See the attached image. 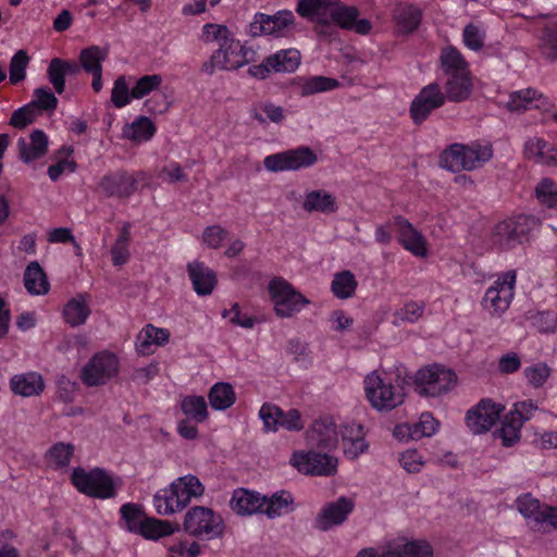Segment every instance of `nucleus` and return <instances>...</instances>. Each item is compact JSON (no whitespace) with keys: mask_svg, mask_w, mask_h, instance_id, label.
Listing matches in <instances>:
<instances>
[{"mask_svg":"<svg viewBox=\"0 0 557 557\" xmlns=\"http://www.w3.org/2000/svg\"><path fill=\"white\" fill-rule=\"evenodd\" d=\"M493 156L492 147L480 144H453L441 154V165L451 172L472 171L482 166Z\"/></svg>","mask_w":557,"mask_h":557,"instance_id":"f257e3e1","label":"nucleus"},{"mask_svg":"<svg viewBox=\"0 0 557 557\" xmlns=\"http://www.w3.org/2000/svg\"><path fill=\"white\" fill-rule=\"evenodd\" d=\"M255 51L240 44L233 35L223 42L212 53L210 59L201 66V72L212 75L215 70L232 71L237 70L252 61Z\"/></svg>","mask_w":557,"mask_h":557,"instance_id":"f03ea898","label":"nucleus"},{"mask_svg":"<svg viewBox=\"0 0 557 557\" xmlns=\"http://www.w3.org/2000/svg\"><path fill=\"white\" fill-rule=\"evenodd\" d=\"M363 383L367 399L379 411H391L405 400V392L397 389L392 380H384L376 371L368 374Z\"/></svg>","mask_w":557,"mask_h":557,"instance_id":"7ed1b4c3","label":"nucleus"},{"mask_svg":"<svg viewBox=\"0 0 557 557\" xmlns=\"http://www.w3.org/2000/svg\"><path fill=\"white\" fill-rule=\"evenodd\" d=\"M456 382V373L437 363L420 369L414 375V383L421 396H441L449 392Z\"/></svg>","mask_w":557,"mask_h":557,"instance_id":"20e7f679","label":"nucleus"},{"mask_svg":"<svg viewBox=\"0 0 557 557\" xmlns=\"http://www.w3.org/2000/svg\"><path fill=\"white\" fill-rule=\"evenodd\" d=\"M269 293L274 305V311L280 318H292L310 304L301 293L282 277L273 278L269 283Z\"/></svg>","mask_w":557,"mask_h":557,"instance_id":"39448f33","label":"nucleus"},{"mask_svg":"<svg viewBox=\"0 0 557 557\" xmlns=\"http://www.w3.org/2000/svg\"><path fill=\"white\" fill-rule=\"evenodd\" d=\"M184 529L193 536L211 540L223 534L224 524L212 509L195 506L185 515Z\"/></svg>","mask_w":557,"mask_h":557,"instance_id":"423d86ee","label":"nucleus"},{"mask_svg":"<svg viewBox=\"0 0 557 557\" xmlns=\"http://www.w3.org/2000/svg\"><path fill=\"white\" fill-rule=\"evenodd\" d=\"M515 284L516 271H507L498 276L485 292L483 308L493 317H502L512 301Z\"/></svg>","mask_w":557,"mask_h":557,"instance_id":"0eeeda50","label":"nucleus"},{"mask_svg":"<svg viewBox=\"0 0 557 557\" xmlns=\"http://www.w3.org/2000/svg\"><path fill=\"white\" fill-rule=\"evenodd\" d=\"M72 483L81 493L90 497L106 499L115 496L111 478L99 468L89 472L75 468L72 473Z\"/></svg>","mask_w":557,"mask_h":557,"instance_id":"6e6552de","label":"nucleus"},{"mask_svg":"<svg viewBox=\"0 0 557 557\" xmlns=\"http://www.w3.org/2000/svg\"><path fill=\"white\" fill-rule=\"evenodd\" d=\"M290 463L300 473L315 476H333L337 472V458L314 449L308 451H295Z\"/></svg>","mask_w":557,"mask_h":557,"instance_id":"1a4fd4ad","label":"nucleus"},{"mask_svg":"<svg viewBox=\"0 0 557 557\" xmlns=\"http://www.w3.org/2000/svg\"><path fill=\"white\" fill-rule=\"evenodd\" d=\"M539 226V221L532 215H519L513 220H506L495 226L493 239L505 249L520 244L528 234Z\"/></svg>","mask_w":557,"mask_h":557,"instance_id":"9d476101","label":"nucleus"},{"mask_svg":"<svg viewBox=\"0 0 557 557\" xmlns=\"http://www.w3.org/2000/svg\"><path fill=\"white\" fill-rule=\"evenodd\" d=\"M317 162V154L309 147H299L264 158L263 165L270 172L296 171Z\"/></svg>","mask_w":557,"mask_h":557,"instance_id":"9b49d317","label":"nucleus"},{"mask_svg":"<svg viewBox=\"0 0 557 557\" xmlns=\"http://www.w3.org/2000/svg\"><path fill=\"white\" fill-rule=\"evenodd\" d=\"M119 372V359L109 351L96 354L83 368L82 380L87 386L106 384Z\"/></svg>","mask_w":557,"mask_h":557,"instance_id":"f8f14e48","label":"nucleus"},{"mask_svg":"<svg viewBox=\"0 0 557 557\" xmlns=\"http://www.w3.org/2000/svg\"><path fill=\"white\" fill-rule=\"evenodd\" d=\"M355 509V502L347 496L325 503L317 513L313 528L320 532H327L344 524Z\"/></svg>","mask_w":557,"mask_h":557,"instance_id":"ddd939ff","label":"nucleus"},{"mask_svg":"<svg viewBox=\"0 0 557 557\" xmlns=\"http://www.w3.org/2000/svg\"><path fill=\"white\" fill-rule=\"evenodd\" d=\"M300 63V53L296 49L280 50L267 57L262 63L251 65L248 73L258 79H264L272 72L292 73L297 70Z\"/></svg>","mask_w":557,"mask_h":557,"instance_id":"4468645a","label":"nucleus"},{"mask_svg":"<svg viewBox=\"0 0 557 557\" xmlns=\"http://www.w3.org/2000/svg\"><path fill=\"white\" fill-rule=\"evenodd\" d=\"M359 15L360 11L357 7L335 0L329 16V27L335 24L342 29L352 30L358 35L370 34L372 23L367 18H359Z\"/></svg>","mask_w":557,"mask_h":557,"instance_id":"2eb2a0df","label":"nucleus"},{"mask_svg":"<svg viewBox=\"0 0 557 557\" xmlns=\"http://www.w3.org/2000/svg\"><path fill=\"white\" fill-rule=\"evenodd\" d=\"M446 96L437 83L424 86L412 100L410 115L416 124L423 123L432 111L444 106Z\"/></svg>","mask_w":557,"mask_h":557,"instance_id":"dca6fc26","label":"nucleus"},{"mask_svg":"<svg viewBox=\"0 0 557 557\" xmlns=\"http://www.w3.org/2000/svg\"><path fill=\"white\" fill-rule=\"evenodd\" d=\"M504 407L493 403L491 399H482L466 416V423L474 434H482L491 429L499 419Z\"/></svg>","mask_w":557,"mask_h":557,"instance_id":"f3484780","label":"nucleus"},{"mask_svg":"<svg viewBox=\"0 0 557 557\" xmlns=\"http://www.w3.org/2000/svg\"><path fill=\"white\" fill-rule=\"evenodd\" d=\"M387 226L398 234V240L406 250L417 257H424L426 255L424 237L408 220L397 215L388 222Z\"/></svg>","mask_w":557,"mask_h":557,"instance_id":"a211bd4d","label":"nucleus"},{"mask_svg":"<svg viewBox=\"0 0 557 557\" xmlns=\"http://www.w3.org/2000/svg\"><path fill=\"white\" fill-rule=\"evenodd\" d=\"M138 182L133 174L119 170L106 174L99 182V188L107 197L125 199L137 189Z\"/></svg>","mask_w":557,"mask_h":557,"instance_id":"6ab92c4d","label":"nucleus"},{"mask_svg":"<svg viewBox=\"0 0 557 557\" xmlns=\"http://www.w3.org/2000/svg\"><path fill=\"white\" fill-rule=\"evenodd\" d=\"M292 11H278L273 15L256 13L249 24V34L253 37L261 35H274L294 23Z\"/></svg>","mask_w":557,"mask_h":557,"instance_id":"aec40b11","label":"nucleus"},{"mask_svg":"<svg viewBox=\"0 0 557 557\" xmlns=\"http://www.w3.org/2000/svg\"><path fill=\"white\" fill-rule=\"evenodd\" d=\"M517 506L519 512L529 520V523L532 524L533 528L543 523L553 527L554 519L556 518L554 515L556 507L541 504L539 499L533 498L529 494L520 496L517 499Z\"/></svg>","mask_w":557,"mask_h":557,"instance_id":"412c9836","label":"nucleus"},{"mask_svg":"<svg viewBox=\"0 0 557 557\" xmlns=\"http://www.w3.org/2000/svg\"><path fill=\"white\" fill-rule=\"evenodd\" d=\"M517 506L519 512L529 520V523L532 524L533 528L543 523L553 527L554 519L556 518L554 515L556 507L541 504L539 499L533 498L529 494L520 496L517 499Z\"/></svg>","mask_w":557,"mask_h":557,"instance_id":"4be33fe9","label":"nucleus"},{"mask_svg":"<svg viewBox=\"0 0 557 557\" xmlns=\"http://www.w3.org/2000/svg\"><path fill=\"white\" fill-rule=\"evenodd\" d=\"M307 442L312 449L332 450L336 448L338 443L336 424L329 418L315 420L307 432Z\"/></svg>","mask_w":557,"mask_h":557,"instance_id":"5701e85b","label":"nucleus"},{"mask_svg":"<svg viewBox=\"0 0 557 557\" xmlns=\"http://www.w3.org/2000/svg\"><path fill=\"white\" fill-rule=\"evenodd\" d=\"M335 0H298L296 12L318 26L329 27V16Z\"/></svg>","mask_w":557,"mask_h":557,"instance_id":"b1692460","label":"nucleus"},{"mask_svg":"<svg viewBox=\"0 0 557 557\" xmlns=\"http://www.w3.org/2000/svg\"><path fill=\"white\" fill-rule=\"evenodd\" d=\"M18 157L28 164L42 158L48 151V137L41 129H34L29 139L21 137L17 141Z\"/></svg>","mask_w":557,"mask_h":557,"instance_id":"393cba45","label":"nucleus"},{"mask_svg":"<svg viewBox=\"0 0 557 557\" xmlns=\"http://www.w3.org/2000/svg\"><path fill=\"white\" fill-rule=\"evenodd\" d=\"M187 272L197 295L207 296L213 292L216 285V276L214 271L203 262L197 260L189 262Z\"/></svg>","mask_w":557,"mask_h":557,"instance_id":"a878e982","label":"nucleus"},{"mask_svg":"<svg viewBox=\"0 0 557 557\" xmlns=\"http://www.w3.org/2000/svg\"><path fill=\"white\" fill-rule=\"evenodd\" d=\"M230 506L233 511L242 516L261 513L264 507V497L258 492L237 488L233 492Z\"/></svg>","mask_w":557,"mask_h":557,"instance_id":"bb28decb","label":"nucleus"},{"mask_svg":"<svg viewBox=\"0 0 557 557\" xmlns=\"http://www.w3.org/2000/svg\"><path fill=\"white\" fill-rule=\"evenodd\" d=\"M524 422L523 412L510 410L504 417L500 428L495 430L494 436L502 441L503 446L511 447L520 440L521 428Z\"/></svg>","mask_w":557,"mask_h":557,"instance_id":"cd10ccee","label":"nucleus"},{"mask_svg":"<svg viewBox=\"0 0 557 557\" xmlns=\"http://www.w3.org/2000/svg\"><path fill=\"white\" fill-rule=\"evenodd\" d=\"M393 20L403 34L413 33L422 20V10L412 3L401 2L396 5Z\"/></svg>","mask_w":557,"mask_h":557,"instance_id":"c85d7f7f","label":"nucleus"},{"mask_svg":"<svg viewBox=\"0 0 557 557\" xmlns=\"http://www.w3.org/2000/svg\"><path fill=\"white\" fill-rule=\"evenodd\" d=\"M264 497V507L262 512L269 519H275L295 510V499L290 492L281 490L271 496Z\"/></svg>","mask_w":557,"mask_h":557,"instance_id":"c756f323","label":"nucleus"},{"mask_svg":"<svg viewBox=\"0 0 557 557\" xmlns=\"http://www.w3.org/2000/svg\"><path fill=\"white\" fill-rule=\"evenodd\" d=\"M171 484L176 493L177 504H181L183 509L188 506L193 498L200 497L205 492V486L194 474L180 476Z\"/></svg>","mask_w":557,"mask_h":557,"instance_id":"7c9ffc66","label":"nucleus"},{"mask_svg":"<svg viewBox=\"0 0 557 557\" xmlns=\"http://www.w3.org/2000/svg\"><path fill=\"white\" fill-rule=\"evenodd\" d=\"M472 92V82L470 71L466 73L447 75L445 83L446 99L453 102L467 100Z\"/></svg>","mask_w":557,"mask_h":557,"instance_id":"2f4dec72","label":"nucleus"},{"mask_svg":"<svg viewBox=\"0 0 557 557\" xmlns=\"http://www.w3.org/2000/svg\"><path fill=\"white\" fill-rule=\"evenodd\" d=\"M302 209L309 213L321 212L330 214L337 210V206L335 197L331 193L324 189H317L306 194Z\"/></svg>","mask_w":557,"mask_h":557,"instance_id":"473e14b6","label":"nucleus"},{"mask_svg":"<svg viewBox=\"0 0 557 557\" xmlns=\"http://www.w3.org/2000/svg\"><path fill=\"white\" fill-rule=\"evenodd\" d=\"M170 338V332L165 329L156 327L151 324L143 329L136 341L137 351L141 355L153 352V346H161Z\"/></svg>","mask_w":557,"mask_h":557,"instance_id":"72a5a7b5","label":"nucleus"},{"mask_svg":"<svg viewBox=\"0 0 557 557\" xmlns=\"http://www.w3.org/2000/svg\"><path fill=\"white\" fill-rule=\"evenodd\" d=\"M90 315V308L87 296L78 294L70 299L63 308V317L71 326L76 327L83 325Z\"/></svg>","mask_w":557,"mask_h":557,"instance_id":"f704fd0d","label":"nucleus"},{"mask_svg":"<svg viewBox=\"0 0 557 557\" xmlns=\"http://www.w3.org/2000/svg\"><path fill=\"white\" fill-rule=\"evenodd\" d=\"M10 385L14 394L24 397L38 395L45 387L41 375L36 372L14 375L10 381Z\"/></svg>","mask_w":557,"mask_h":557,"instance_id":"c9c22d12","label":"nucleus"},{"mask_svg":"<svg viewBox=\"0 0 557 557\" xmlns=\"http://www.w3.org/2000/svg\"><path fill=\"white\" fill-rule=\"evenodd\" d=\"M343 445L345 456L354 460L368 449V444L363 438L362 426L360 424L346 426L343 432Z\"/></svg>","mask_w":557,"mask_h":557,"instance_id":"e433bc0d","label":"nucleus"},{"mask_svg":"<svg viewBox=\"0 0 557 557\" xmlns=\"http://www.w3.org/2000/svg\"><path fill=\"white\" fill-rule=\"evenodd\" d=\"M23 281L26 290L32 295H46L49 292L47 275L37 261L26 267Z\"/></svg>","mask_w":557,"mask_h":557,"instance_id":"4c0bfd02","label":"nucleus"},{"mask_svg":"<svg viewBox=\"0 0 557 557\" xmlns=\"http://www.w3.org/2000/svg\"><path fill=\"white\" fill-rule=\"evenodd\" d=\"M440 60L442 70L446 76L451 74L466 73L469 71L467 61L460 51L453 46L445 47L442 50Z\"/></svg>","mask_w":557,"mask_h":557,"instance_id":"58836bf2","label":"nucleus"},{"mask_svg":"<svg viewBox=\"0 0 557 557\" xmlns=\"http://www.w3.org/2000/svg\"><path fill=\"white\" fill-rule=\"evenodd\" d=\"M339 86L338 81L325 76H310L299 79L298 88L302 97H308L318 92L333 90Z\"/></svg>","mask_w":557,"mask_h":557,"instance_id":"ea45409f","label":"nucleus"},{"mask_svg":"<svg viewBox=\"0 0 557 557\" xmlns=\"http://www.w3.org/2000/svg\"><path fill=\"white\" fill-rule=\"evenodd\" d=\"M209 401L213 409L225 410L236 400L234 388L231 384L219 382L209 391Z\"/></svg>","mask_w":557,"mask_h":557,"instance_id":"a19ab883","label":"nucleus"},{"mask_svg":"<svg viewBox=\"0 0 557 557\" xmlns=\"http://www.w3.org/2000/svg\"><path fill=\"white\" fill-rule=\"evenodd\" d=\"M177 502L178 499L172 484H170L169 487L158 491L153 496V506L156 511L161 516H170L182 511L183 508Z\"/></svg>","mask_w":557,"mask_h":557,"instance_id":"79ce46f5","label":"nucleus"},{"mask_svg":"<svg viewBox=\"0 0 557 557\" xmlns=\"http://www.w3.org/2000/svg\"><path fill=\"white\" fill-rule=\"evenodd\" d=\"M358 282L352 272L345 270L334 274L331 290L338 299H348L354 296Z\"/></svg>","mask_w":557,"mask_h":557,"instance_id":"37998d69","label":"nucleus"},{"mask_svg":"<svg viewBox=\"0 0 557 557\" xmlns=\"http://www.w3.org/2000/svg\"><path fill=\"white\" fill-rule=\"evenodd\" d=\"M173 532L174 528L169 521L147 517L143 521L140 530H138L137 534L141 535L147 540L156 541L159 540L160 537L171 535Z\"/></svg>","mask_w":557,"mask_h":557,"instance_id":"c03bdc74","label":"nucleus"},{"mask_svg":"<svg viewBox=\"0 0 557 557\" xmlns=\"http://www.w3.org/2000/svg\"><path fill=\"white\" fill-rule=\"evenodd\" d=\"M154 132L153 123L148 117L140 116L124 127L123 136L135 141H146L153 136Z\"/></svg>","mask_w":557,"mask_h":557,"instance_id":"a18cd8bd","label":"nucleus"},{"mask_svg":"<svg viewBox=\"0 0 557 557\" xmlns=\"http://www.w3.org/2000/svg\"><path fill=\"white\" fill-rule=\"evenodd\" d=\"M107 57L108 50L99 46H90L83 49L79 54L82 69L90 74L97 72V70L102 71V62Z\"/></svg>","mask_w":557,"mask_h":557,"instance_id":"49530a36","label":"nucleus"},{"mask_svg":"<svg viewBox=\"0 0 557 557\" xmlns=\"http://www.w3.org/2000/svg\"><path fill=\"white\" fill-rule=\"evenodd\" d=\"M131 240V224L125 223L120 231L119 237L111 248L112 262L115 267L125 264L129 259L128 244Z\"/></svg>","mask_w":557,"mask_h":557,"instance_id":"de8ad7c7","label":"nucleus"},{"mask_svg":"<svg viewBox=\"0 0 557 557\" xmlns=\"http://www.w3.org/2000/svg\"><path fill=\"white\" fill-rule=\"evenodd\" d=\"M389 550L397 557H433V548L424 540L408 541Z\"/></svg>","mask_w":557,"mask_h":557,"instance_id":"09e8293b","label":"nucleus"},{"mask_svg":"<svg viewBox=\"0 0 557 557\" xmlns=\"http://www.w3.org/2000/svg\"><path fill=\"white\" fill-rule=\"evenodd\" d=\"M73 147L62 146L55 153L57 163L48 168V175L51 181L55 182L62 175L63 172H74L76 163L73 160H69V157L73 153Z\"/></svg>","mask_w":557,"mask_h":557,"instance_id":"8fccbe9b","label":"nucleus"},{"mask_svg":"<svg viewBox=\"0 0 557 557\" xmlns=\"http://www.w3.org/2000/svg\"><path fill=\"white\" fill-rule=\"evenodd\" d=\"M250 116L260 124H265L267 120L281 123L285 117L283 108L271 102H262L251 108Z\"/></svg>","mask_w":557,"mask_h":557,"instance_id":"3c124183","label":"nucleus"},{"mask_svg":"<svg viewBox=\"0 0 557 557\" xmlns=\"http://www.w3.org/2000/svg\"><path fill=\"white\" fill-rule=\"evenodd\" d=\"M122 520L127 531L137 534L143 521L147 518L139 505L127 503L120 508Z\"/></svg>","mask_w":557,"mask_h":557,"instance_id":"603ef678","label":"nucleus"},{"mask_svg":"<svg viewBox=\"0 0 557 557\" xmlns=\"http://www.w3.org/2000/svg\"><path fill=\"white\" fill-rule=\"evenodd\" d=\"M541 97L537 91L533 88H527L518 91H513L509 96V100L507 102V108L510 111L520 112L522 110H528L533 107V101ZM535 108L539 104H534Z\"/></svg>","mask_w":557,"mask_h":557,"instance_id":"864d4df0","label":"nucleus"},{"mask_svg":"<svg viewBox=\"0 0 557 557\" xmlns=\"http://www.w3.org/2000/svg\"><path fill=\"white\" fill-rule=\"evenodd\" d=\"M183 412L196 422H203L208 417L207 403L202 396H187L182 400Z\"/></svg>","mask_w":557,"mask_h":557,"instance_id":"5fc2aeb1","label":"nucleus"},{"mask_svg":"<svg viewBox=\"0 0 557 557\" xmlns=\"http://www.w3.org/2000/svg\"><path fill=\"white\" fill-rule=\"evenodd\" d=\"M74 454V446L72 444L57 443L50 447L47 453L49 465L55 469L66 467Z\"/></svg>","mask_w":557,"mask_h":557,"instance_id":"6e6d98bb","label":"nucleus"},{"mask_svg":"<svg viewBox=\"0 0 557 557\" xmlns=\"http://www.w3.org/2000/svg\"><path fill=\"white\" fill-rule=\"evenodd\" d=\"M540 50L547 60H557V26H546L542 30Z\"/></svg>","mask_w":557,"mask_h":557,"instance_id":"4d7b16f0","label":"nucleus"},{"mask_svg":"<svg viewBox=\"0 0 557 557\" xmlns=\"http://www.w3.org/2000/svg\"><path fill=\"white\" fill-rule=\"evenodd\" d=\"M537 200L549 209H557V185L550 178H543L535 188Z\"/></svg>","mask_w":557,"mask_h":557,"instance_id":"13d9d810","label":"nucleus"},{"mask_svg":"<svg viewBox=\"0 0 557 557\" xmlns=\"http://www.w3.org/2000/svg\"><path fill=\"white\" fill-rule=\"evenodd\" d=\"M29 63V57L25 50H18L10 61L9 72L10 82L17 85L25 79L26 69Z\"/></svg>","mask_w":557,"mask_h":557,"instance_id":"bf43d9fd","label":"nucleus"},{"mask_svg":"<svg viewBox=\"0 0 557 557\" xmlns=\"http://www.w3.org/2000/svg\"><path fill=\"white\" fill-rule=\"evenodd\" d=\"M39 113L42 111H53L59 103L58 98L47 87H39L34 90V96L29 102Z\"/></svg>","mask_w":557,"mask_h":557,"instance_id":"052dcab7","label":"nucleus"},{"mask_svg":"<svg viewBox=\"0 0 557 557\" xmlns=\"http://www.w3.org/2000/svg\"><path fill=\"white\" fill-rule=\"evenodd\" d=\"M163 82L160 74L145 75L140 77L135 86L131 89L134 99H141L149 92L157 90Z\"/></svg>","mask_w":557,"mask_h":557,"instance_id":"680f3d73","label":"nucleus"},{"mask_svg":"<svg viewBox=\"0 0 557 557\" xmlns=\"http://www.w3.org/2000/svg\"><path fill=\"white\" fill-rule=\"evenodd\" d=\"M437 425V421L430 412H423L420 416L419 422L412 425L410 437L412 440H419L423 436H432L436 432Z\"/></svg>","mask_w":557,"mask_h":557,"instance_id":"e2e57ef3","label":"nucleus"},{"mask_svg":"<svg viewBox=\"0 0 557 557\" xmlns=\"http://www.w3.org/2000/svg\"><path fill=\"white\" fill-rule=\"evenodd\" d=\"M282 409L273 404H263L259 411V417L263 421L267 432H276L280 424Z\"/></svg>","mask_w":557,"mask_h":557,"instance_id":"0e129e2a","label":"nucleus"},{"mask_svg":"<svg viewBox=\"0 0 557 557\" xmlns=\"http://www.w3.org/2000/svg\"><path fill=\"white\" fill-rule=\"evenodd\" d=\"M62 59L54 58L50 61L48 70H47V76L49 82L52 84L54 90L58 94H62L65 89V73L62 67Z\"/></svg>","mask_w":557,"mask_h":557,"instance_id":"69168bd1","label":"nucleus"},{"mask_svg":"<svg viewBox=\"0 0 557 557\" xmlns=\"http://www.w3.org/2000/svg\"><path fill=\"white\" fill-rule=\"evenodd\" d=\"M131 89L125 76H119L111 91V101L116 108H123L131 102Z\"/></svg>","mask_w":557,"mask_h":557,"instance_id":"338daca9","label":"nucleus"},{"mask_svg":"<svg viewBox=\"0 0 557 557\" xmlns=\"http://www.w3.org/2000/svg\"><path fill=\"white\" fill-rule=\"evenodd\" d=\"M40 113L30 103L15 110L10 119V125L16 128H24L32 124Z\"/></svg>","mask_w":557,"mask_h":557,"instance_id":"774afa93","label":"nucleus"}]
</instances>
